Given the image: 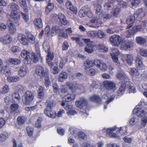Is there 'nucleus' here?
<instances>
[{
	"mask_svg": "<svg viewBox=\"0 0 147 147\" xmlns=\"http://www.w3.org/2000/svg\"><path fill=\"white\" fill-rule=\"evenodd\" d=\"M46 108L44 110V113L48 117L51 118H55L56 115L55 111L51 110L56 106V102L51 98L47 99L46 102Z\"/></svg>",
	"mask_w": 147,
	"mask_h": 147,
	"instance_id": "1",
	"label": "nucleus"
},
{
	"mask_svg": "<svg viewBox=\"0 0 147 147\" xmlns=\"http://www.w3.org/2000/svg\"><path fill=\"white\" fill-rule=\"evenodd\" d=\"M134 114H136L138 117L142 118V125L145 126L147 122V117L145 116L147 113V109L142 108L139 105L136 106L133 110Z\"/></svg>",
	"mask_w": 147,
	"mask_h": 147,
	"instance_id": "2",
	"label": "nucleus"
},
{
	"mask_svg": "<svg viewBox=\"0 0 147 147\" xmlns=\"http://www.w3.org/2000/svg\"><path fill=\"white\" fill-rule=\"evenodd\" d=\"M65 29L59 26H53L51 29V34L52 35L58 34L59 37L66 38L68 36L67 34L65 32Z\"/></svg>",
	"mask_w": 147,
	"mask_h": 147,
	"instance_id": "3",
	"label": "nucleus"
},
{
	"mask_svg": "<svg viewBox=\"0 0 147 147\" xmlns=\"http://www.w3.org/2000/svg\"><path fill=\"white\" fill-rule=\"evenodd\" d=\"M34 98V94L30 91H27L22 98V102L24 104L27 105L31 103Z\"/></svg>",
	"mask_w": 147,
	"mask_h": 147,
	"instance_id": "4",
	"label": "nucleus"
},
{
	"mask_svg": "<svg viewBox=\"0 0 147 147\" xmlns=\"http://www.w3.org/2000/svg\"><path fill=\"white\" fill-rule=\"evenodd\" d=\"M111 55L113 62L116 63L118 66L120 65V63L118 60L117 55L119 54V52L117 48H112L111 49Z\"/></svg>",
	"mask_w": 147,
	"mask_h": 147,
	"instance_id": "5",
	"label": "nucleus"
},
{
	"mask_svg": "<svg viewBox=\"0 0 147 147\" xmlns=\"http://www.w3.org/2000/svg\"><path fill=\"white\" fill-rule=\"evenodd\" d=\"M30 52L26 50H23L21 54V57L24 58V63L26 65L30 64L31 61V59L30 57Z\"/></svg>",
	"mask_w": 147,
	"mask_h": 147,
	"instance_id": "6",
	"label": "nucleus"
},
{
	"mask_svg": "<svg viewBox=\"0 0 147 147\" xmlns=\"http://www.w3.org/2000/svg\"><path fill=\"white\" fill-rule=\"evenodd\" d=\"M110 41L113 45H118L123 41L120 36L117 35H113L110 38Z\"/></svg>",
	"mask_w": 147,
	"mask_h": 147,
	"instance_id": "7",
	"label": "nucleus"
},
{
	"mask_svg": "<svg viewBox=\"0 0 147 147\" xmlns=\"http://www.w3.org/2000/svg\"><path fill=\"white\" fill-rule=\"evenodd\" d=\"M103 84L104 87L108 90L114 91L115 90V84L111 81H105Z\"/></svg>",
	"mask_w": 147,
	"mask_h": 147,
	"instance_id": "8",
	"label": "nucleus"
},
{
	"mask_svg": "<svg viewBox=\"0 0 147 147\" xmlns=\"http://www.w3.org/2000/svg\"><path fill=\"white\" fill-rule=\"evenodd\" d=\"M100 24L99 20L97 17H94L90 20V22L87 24V25L90 27L96 28L98 27Z\"/></svg>",
	"mask_w": 147,
	"mask_h": 147,
	"instance_id": "9",
	"label": "nucleus"
},
{
	"mask_svg": "<svg viewBox=\"0 0 147 147\" xmlns=\"http://www.w3.org/2000/svg\"><path fill=\"white\" fill-rule=\"evenodd\" d=\"M87 103V100L83 97L80 98V100L76 101L75 104L77 107L80 108L82 109L83 107Z\"/></svg>",
	"mask_w": 147,
	"mask_h": 147,
	"instance_id": "10",
	"label": "nucleus"
},
{
	"mask_svg": "<svg viewBox=\"0 0 147 147\" xmlns=\"http://www.w3.org/2000/svg\"><path fill=\"white\" fill-rule=\"evenodd\" d=\"M35 71L36 74L40 77H45L46 73L43 67L37 66L36 67Z\"/></svg>",
	"mask_w": 147,
	"mask_h": 147,
	"instance_id": "11",
	"label": "nucleus"
},
{
	"mask_svg": "<svg viewBox=\"0 0 147 147\" xmlns=\"http://www.w3.org/2000/svg\"><path fill=\"white\" fill-rule=\"evenodd\" d=\"M65 5L67 9H69L75 14H76L77 12V9L76 7L74 6L71 2L68 1H66Z\"/></svg>",
	"mask_w": 147,
	"mask_h": 147,
	"instance_id": "12",
	"label": "nucleus"
},
{
	"mask_svg": "<svg viewBox=\"0 0 147 147\" xmlns=\"http://www.w3.org/2000/svg\"><path fill=\"white\" fill-rule=\"evenodd\" d=\"M116 77L121 81L125 82L127 81V77L123 71H118L116 75Z\"/></svg>",
	"mask_w": 147,
	"mask_h": 147,
	"instance_id": "13",
	"label": "nucleus"
},
{
	"mask_svg": "<svg viewBox=\"0 0 147 147\" xmlns=\"http://www.w3.org/2000/svg\"><path fill=\"white\" fill-rule=\"evenodd\" d=\"M18 39L22 45H28L29 40L26 38L24 35L20 33L18 34Z\"/></svg>",
	"mask_w": 147,
	"mask_h": 147,
	"instance_id": "14",
	"label": "nucleus"
},
{
	"mask_svg": "<svg viewBox=\"0 0 147 147\" xmlns=\"http://www.w3.org/2000/svg\"><path fill=\"white\" fill-rule=\"evenodd\" d=\"M136 65L137 68L139 69H142L145 67L142 63V59L140 56H138L136 59Z\"/></svg>",
	"mask_w": 147,
	"mask_h": 147,
	"instance_id": "15",
	"label": "nucleus"
},
{
	"mask_svg": "<svg viewBox=\"0 0 147 147\" xmlns=\"http://www.w3.org/2000/svg\"><path fill=\"white\" fill-rule=\"evenodd\" d=\"M9 32L11 34L15 33L16 32V28L15 25L9 20L7 22Z\"/></svg>",
	"mask_w": 147,
	"mask_h": 147,
	"instance_id": "16",
	"label": "nucleus"
},
{
	"mask_svg": "<svg viewBox=\"0 0 147 147\" xmlns=\"http://www.w3.org/2000/svg\"><path fill=\"white\" fill-rule=\"evenodd\" d=\"M107 135L113 138L116 137L117 134L120 132L121 131L120 129H118L116 134L113 132L115 131L116 129H107Z\"/></svg>",
	"mask_w": 147,
	"mask_h": 147,
	"instance_id": "17",
	"label": "nucleus"
},
{
	"mask_svg": "<svg viewBox=\"0 0 147 147\" xmlns=\"http://www.w3.org/2000/svg\"><path fill=\"white\" fill-rule=\"evenodd\" d=\"M76 96L74 94H68L65 95L62 98L63 101L69 102L71 100H74Z\"/></svg>",
	"mask_w": 147,
	"mask_h": 147,
	"instance_id": "18",
	"label": "nucleus"
},
{
	"mask_svg": "<svg viewBox=\"0 0 147 147\" xmlns=\"http://www.w3.org/2000/svg\"><path fill=\"white\" fill-rule=\"evenodd\" d=\"M28 69L24 65L21 66L18 71V74L20 77L25 76L27 73Z\"/></svg>",
	"mask_w": 147,
	"mask_h": 147,
	"instance_id": "19",
	"label": "nucleus"
},
{
	"mask_svg": "<svg viewBox=\"0 0 147 147\" xmlns=\"http://www.w3.org/2000/svg\"><path fill=\"white\" fill-rule=\"evenodd\" d=\"M123 56L129 65H131L132 64L134 59L132 55L130 54H124L123 55Z\"/></svg>",
	"mask_w": 147,
	"mask_h": 147,
	"instance_id": "20",
	"label": "nucleus"
},
{
	"mask_svg": "<svg viewBox=\"0 0 147 147\" xmlns=\"http://www.w3.org/2000/svg\"><path fill=\"white\" fill-rule=\"evenodd\" d=\"M58 19L63 24L65 25L67 24V22L66 20L65 16L61 13H59L58 15Z\"/></svg>",
	"mask_w": 147,
	"mask_h": 147,
	"instance_id": "21",
	"label": "nucleus"
},
{
	"mask_svg": "<svg viewBox=\"0 0 147 147\" xmlns=\"http://www.w3.org/2000/svg\"><path fill=\"white\" fill-rule=\"evenodd\" d=\"M8 7L10 8L11 11L14 12H17L20 8V7L18 4L15 3H11L8 6Z\"/></svg>",
	"mask_w": 147,
	"mask_h": 147,
	"instance_id": "22",
	"label": "nucleus"
},
{
	"mask_svg": "<svg viewBox=\"0 0 147 147\" xmlns=\"http://www.w3.org/2000/svg\"><path fill=\"white\" fill-rule=\"evenodd\" d=\"M68 77V74L65 72H63L61 73L58 78V80L61 82H63L67 79Z\"/></svg>",
	"mask_w": 147,
	"mask_h": 147,
	"instance_id": "23",
	"label": "nucleus"
},
{
	"mask_svg": "<svg viewBox=\"0 0 147 147\" xmlns=\"http://www.w3.org/2000/svg\"><path fill=\"white\" fill-rule=\"evenodd\" d=\"M126 82H125L124 83H122L118 92V96H121L123 94L125 91V89L127 88L126 87Z\"/></svg>",
	"mask_w": 147,
	"mask_h": 147,
	"instance_id": "24",
	"label": "nucleus"
},
{
	"mask_svg": "<svg viewBox=\"0 0 147 147\" xmlns=\"http://www.w3.org/2000/svg\"><path fill=\"white\" fill-rule=\"evenodd\" d=\"M126 83L127 84L126 87L128 89L129 91L131 92H135V88L133 84L129 81H126Z\"/></svg>",
	"mask_w": 147,
	"mask_h": 147,
	"instance_id": "25",
	"label": "nucleus"
},
{
	"mask_svg": "<svg viewBox=\"0 0 147 147\" xmlns=\"http://www.w3.org/2000/svg\"><path fill=\"white\" fill-rule=\"evenodd\" d=\"M8 62L11 65H18L21 63L20 60L16 58H10L9 59Z\"/></svg>",
	"mask_w": 147,
	"mask_h": 147,
	"instance_id": "26",
	"label": "nucleus"
},
{
	"mask_svg": "<svg viewBox=\"0 0 147 147\" xmlns=\"http://www.w3.org/2000/svg\"><path fill=\"white\" fill-rule=\"evenodd\" d=\"M20 79V78L17 76H8L7 80L9 82H18Z\"/></svg>",
	"mask_w": 147,
	"mask_h": 147,
	"instance_id": "27",
	"label": "nucleus"
},
{
	"mask_svg": "<svg viewBox=\"0 0 147 147\" xmlns=\"http://www.w3.org/2000/svg\"><path fill=\"white\" fill-rule=\"evenodd\" d=\"M133 41L131 40H126L123 45V48L125 50H127L132 47L133 46Z\"/></svg>",
	"mask_w": 147,
	"mask_h": 147,
	"instance_id": "28",
	"label": "nucleus"
},
{
	"mask_svg": "<svg viewBox=\"0 0 147 147\" xmlns=\"http://www.w3.org/2000/svg\"><path fill=\"white\" fill-rule=\"evenodd\" d=\"M84 65L85 67V69H88L90 67L93 66V61L89 59H88L84 61Z\"/></svg>",
	"mask_w": 147,
	"mask_h": 147,
	"instance_id": "29",
	"label": "nucleus"
},
{
	"mask_svg": "<svg viewBox=\"0 0 147 147\" xmlns=\"http://www.w3.org/2000/svg\"><path fill=\"white\" fill-rule=\"evenodd\" d=\"M135 20V18L134 16H131L128 17L126 21V24L128 25L127 28H129L132 26V24L134 22Z\"/></svg>",
	"mask_w": 147,
	"mask_h": 147,
	"instance_id": "30",
	"label": "nucleus"
},
{
	"mask_svg": "<svg viewBox=\"0 0 147 147\" xmlns=\"http://www.w3.org/2000/svg\"><path fill=\"white\" fill-rule=\"evenodd\" d=\"M27 120V117L24 116H19L17 119V121L19 125H22Z\"/></svg>",
	"mask_w": 147,
	"mask_h": 147,
	"instance_id": "31",
	"label": "nucleus"
},
{
	"mask_svg": "<svg viewBox=\"0 0 147 147\" xmlns=\"http://www.w3.org/2000/svg\"><path fill=\"white\" fill-rule=\"evenodd\" d=\"M96 48L99 51L103 52H107L108 49L101 44H99L96 45Z\"/></svg>",
	"mask_w": 147,
	"mask_h": 147,
	"instance_id": "32",
	"label": "nucleus"
},
{
	"mask_svg": "<svg viewBox=\"0 0 147 147\" xmlns=\"http://www.w3.org/2000/svg\"><path fill=\"white\" fill-rule=\"evenodd\" d=\"M48 5L45 9V12L47 14H48L51 11L54 7V4L51 3L50 1H48Z\"/></svg>",
	"mask_w": 147,
	"mask_h": 147,
	"instance_id": "33",
	"label": "nucleus"
},
{
	"mask_svg": "<svg viewBox=\"0 0 147 147\" xmlns=\"http://www.w3.org/2000/svg\"><path fill=\"white\" fill-rule=\"evenodd\" d=\"M3 74L6 76H9L11 74V72L10 68L7 65H5L3 68Z\"/></svg>",
	"mask_w": 147,
	"mask_h": 147,
	"instance_id": "34",
	"label": "nucleus"
},
{
	"mask_svg": "<svg viewBox=\"0 0 147 147\" xmlns=\"http://www.w3.org/2000/svg\"><path fill=\"white\" fill-rule=\"evenodd\" d=\"M34 24L37 28H40L42 27V21L40 18H38L34 21Z\"/></svg>",
	"mask_w": 147,
	"mask_h": 147,
	"instance_id": "35",
	"label": "nucleus"
},
{
	"mask_svg": "<svg viewBox=\"0 0 147 147\" xmlns=\"http://www.w3.org/2000/svg\"><path fill=\"white\" fill-rule=\"evenodd\" d=\"M68 59L67 57H63L61 58L59 64V67L62 69L65 64L67 62Z\"/></svg>",
	"mask_w": 147,
	"mask_h": 147,
	"instance_id": "36",
	"label": "nucleus"
},
{
	"mask_svg": "<svg viewBox=\"0 0 147 147\" xmlns=\"http://www.w3.org/2000/svg\"><path fill=\"white\" fill-rule=\"evenodd\" d=\"M61 105L65 109L69 111L72 110V109L73 108L72 105H70L69 104L64 102H62Z\"/></svg>",
	"mask_w": 147,
	"mask_h": 147,
	"instance_id": "37",
	"label": "nucleus"
},
{
	"mask_svg": "<svg viewBox=\"0 0 147 147\" xmlns=\"http://www.w3.org/2000/svg\"><path fill=\"white\" fill-rule=\"evenodd\" d=\"M11 18L14 20H18L20 18V15L17 12L11 11L10 13Z\"/></svg>",
	"mask_w": 147,
	"mask_h": 147,
	"instance_id": "38",
	"label": "nucleus"
},
{
	"mask_svg": "<svg viewBox=\"0 0 147 147\" xmlns=\"http://www.w3.org/2000/svg\"><path fill=\"white\" fill-rule=\"evenodd\" d=\"M136 41L138 44H142L145 43L146 40L144 38L142 37H137L136 39Z\"/></svg>",
	"mask_w": 147,
	"mask_h": 147,
	"instance_id": "39",
	"label": "nucleus"
},
{
	"mask_svg": "<svg viewBox=\"0 0 147 147\" xmlns=\"http://www.w3.org/2000/svg\"><path fill=\"white\" fill-rule=\"evenodd\" d=\"M91 100L99 103L101 101V99L97 95H94L91 96L90 98Z\"/></svg>",
	"mask_w": 147,
	"mask_h": 147,
	"instance_id": "40",
	"label": "nucleus"
},
{
	"mask_svg": "<svg viewBox=\"0 0 147 147\" xmlns=\"http://www.w3.org/2000/svg\"><path fill=\"white\" fill-rule=\"evenodd\" d=\"M20 5L24 8V11L25 12H28V9L27 7L26 3L25 0H20Z\"/></svg>",
	"mask_w": 147,
	"mask_h": 147,
	"instance_id": "41",
	"label": "nucleus"
},
{
	"mask_svg": "<svg viewBox=\"0 0 147 147\" xmlns=\"http://www.w3.org/2000/svg\"><path fill=\"white\" fill-rule=\"evenodd\" d=\"M22 50L19 46H13L11 48V51L14 53H18Z\"/></svg>",
	"mask_w": 147,
	"mask_h": 147,
	"instance_id": "42",
	"label": "nucleus"
},
{
	"mask_svg": "<svg viewBox=\"0 0 147 147\" xmlns=\"http://www.w3.org/2000/svg\"><path fill=\"white\" fill-rule=\"evenodd\" d=\"M130 74L132 76H138L139 73L137 69L135 68H131Z\"/></svg>",
	"mask_w": 147,
	"mask_h": 147,
	"instance_id": "43",
	"label": "nucleus"
},
{
	"mask_svg": "<svg viewBox=\"0 0 147 147\" xmlns=\"http://www.w3.org/2000/svg\"><path fill=\"white\" fill-rule=\"evenodd\" d=\"M121 7L119 5H117L114 8L113 10V15L114 16H116L120 11Z\"/></svg>",
	"mask_w": 147,
	"mask_h": 147,
	"instance_id": "44",
	"label": "nucleus"
},
{
	"mask_svg": "<svg viewBox=\"0 0 147 147\" xmlns=\"http://www.w3.org/2000/svg\"><path fill=\"white\" fill-rule=\"evenodd\" d=\"M144 13L143 12L142 9H139L136 11L135 13V15H136L138 17L141 18L144 16Z\"/></svg>",
	"mask_w": 147,
	"mask_h": 147,
	"instance_id": "45",
	"label": "nucleus"
},
{
	"mask_svg": "<svg viewBox=\"0 0 147 147\" xmlns=\"http://www.w3.org/2000/svg\"><path fill=\"white\" fill-rule=\"evenodd\" d=\"M9 90V86L5 84L3 87L2 90L1 92V94L7 93L8 92Z\"/></svg>",
	"mask_w": 147,
	"mask_h": 147,
	"instance_id": "46",
	"label": "nucleus"
},
{
	"mask_svg": "<svg viewBox=\"0 0 147 147\" xmlns=\"http://www.w3.org/2000/svg\"><path fill=\"white\" fill-rule=\"evenodd\" d=\"M19 106L17 104H13L11 106V110L12 112H16L19 108Z\"/></svg>",
	"mask_w": 147,
	"mask_h": 147,
	"instance_id": "47",
	"label": "nucleus"
},
{
	"mask_svg": "<svg viewBox=\"0 0 147 147\" xmlns=\"http://www.w3.org/2000/svg\"><path fill=\"white\" fill-rule=\"evenodd\" d=\"M139 121V119L137 117H133L130 119L129 120L130 124L131 125H134Z\"/></svg>",
	"mask_w": 147,
	"mask_h": 147,
	"instance_id": "48",
	"label": "nucleus"
},
{
	"mask_svg": "<svg viewBox=\"0 0 147 147\" xmlns=\"http://www.w3.org/2000/svg\"><path fill=\"white\" fill-rule=\"evenodd\" d=\"M8 136L7 134H4L3 133L0 134V143L4 141L5 140L8 138Z\"/></svg>",
	"mask_w": 147,
	"mask_h": 147,
	"instance_id": "49",
	"label": "nucleus"
},
{
	"mask_svg": "<svg viewBox=\"0 0 147 147\" xmlns=\"http://www.w3.org/2000/svg\"><path fill=\"white\" fill-rule=\"evenodd\" d=\"M97 32L95 30H91L88 31L87 34L90 37H94L96 35Z\"/></svg>",
	"mask_w": 147,
	"mask_h": 147,
	"instance_id": "50",
	"label": "nucleus"
},
{
	"mask_svg": "<svg viewBox=\"0 0 147 147\" xmlns=\"http://www.w3.org/2000/svg\"><path fill=\"white\" fill-rule=\"evenodd\" d=\"M86 73L89 75L93 76L96 73V70L93 68H91L90 69H86Z\"/></svg>",
	"mask_w": 147,
	"mask_h": 147,
	"instance_id": "51",
	"label": "nucleus"
},
{
	"mask_svg": "<svg viewBox=\"0 0 147 147\" xmlns=\"http://www.w3.org/2000/svg\"><path fill=\"white\" fill-rule=\"evenodd\" d=\"M32 55L33 57V61L34 63H36L38 61V57L40 56L39 54H38L37 55L35 54L34 53H32Z\"/></svg>",
	"mask_w": 147,
	"mask_h": 147,
	"instance_id": "52",
	"label": "nucleus"
},
{
	"mask_svg": "<svg viewBox=\"0 0 147 147\" xmlns=\"http://www.w3.org/2000/svg\"><path fill=\"white\" fill-rule=\"evenodd\" d=\"M102 12V9L101 6L98 5L96 6V12L98 15H100Z\"/></svg>",
	"mask_w": 147,
	"mask_h": 147,
	"instance_id": "53",
	"label": "nucleus"
},
{
	"mask_svg": "<svg viewBox=\"0 0 147 147\" xmlns=\"http://www.w3.org/2000/svg\"><path fill=\"white\" fill-rule=\"evenodd\" d=\"M26 34L28 38H29L32 41V43H34L35 42V38L30 33H26Z\"/></svg>",
	"mask_w": 147,
	"mask_h": 147,
	"instance_id": "54",
	"label": "nucleus"
},
{
	"mask_svg": "<svg viewBox=\"0 0 147 147\" xmlns=\"http://www.w3.org/2000/svg\"><path fill=\"white\" fill-rule=\"evenodd\" d=\"M13 99L15 98L18 100V101H20V97L19 96V93L17 92H16L13 93L12 95Z\"/></svg>",
	"mask_w": 147,
	"mask_h": 147,
	"instance_id": "55",
	"label": "nucleus"
},
{
	"mask_svg": "<svg viewBox=\"0 0 147 147\" xmlns=\"http://www.w3.org/2000/svg\"><path fill=\"white\" fill-rule=\"evenodd\" d=\"M102 62L101 60L96 59L93 61V66L95 65L96 67L99 68Z\"/></svg>",
	"mask_w": 147,
	"mask_h": 147,
	"instance_id": "56",
	"label": "nucleus"
},
{
	"mask_svg": "<svg viewBox=\"0 0 147 147\" xmlns=\"http://www.w3.org/2000/svg\"><path fill=\"white\" fill-rule=\"evenodd\" d=\"M16 89L19 92H21L24 90L25 88L22 85L19 84L17 86Z\"/></svg>",
	"mask_w": 147,
	"mask_h": 147,
	"instance_id": "57",
	"label": "nucleus"
},
{
	"mask_svg": "<svg viewBox=\"0 0 147 147\" xmlns=\"http://www.w3.org/2000/svg\"><path fill=\"white\" fill-rule=\"evenodd\" d=\"M53 87L54 92L57 94H59V87L57 84L56 83H54L53 84Z\"/></svg>",
	"mask_w": 147,
	"mask_h": 147,
	"instance_id": "58",
	"label": "nucleus"
},
{
	"mask_svg": "<svg viewBox=\"0 0 147 147\" xmlns=\"http://www.w3.org/2000/svg\"><path fill=\"white\" fill-rule=\"evenodd\" d=\"M140 0H129L132 5L134 6L138 5L140 2Z\"/></svg>",
	"mask_w": 147,
	"mask_h": 147,
	"instance_id": "59",
	"label": "nucleus"
},
{
	"mask_svg": "<svg viewBox=\"0 0 147 147\" xmlns=\"http://www.w3.org/2000/svg\"><path fill=\"white\" fill-rule=\"evenodd\" d=\"M86 11L83 9H80L79 12V15L80 18L84 17L86 15Z\"/></svg>",
	"mask_w": 147,
	"mask_h": 147,
	"instance_id": "60",
	"label": "nucleus"
},
{
	"mask_svg": "<svg viewBox=\"0 0 147 147\" xmlns=\"http://www.w3.org/2000/svg\"><path fill=\"white\" fill-rule=\"evenodd\" d=\"M77 134L79 138L84 139L86 138L85 134L82 132H79Z\"/></svg>",
	"mask_w": 147,
	"mask_h": 147,
	"instance_id": "61",
	"label": "nucleus"
},
{
	"mask_svg": "<svg viewBox=\"0 0 147 147\" xmlns=\"http://www.w3.org/2000/svg\"><path fill=\"white\" fill-rule=\"evenodd\" d=\"M21 13L24 20L25 22H27L29 20V17L28 15L27 14L24 13L22 12H21Z\"/></svg>",
	"mask_w": 147,
	"mask_h": 147,
	"instance_id": "62",
	"label": "nucleus"
},
{
	"mask_svg": "<svg viewBox=\"0 0 147 147\" xmlns=\"http://www.w3.org/2000/svg\"><path fill=\"white\" fill-rule=\"evenodd\" d=\"M99 68L102 71H105L107 69V66L105 63L102 62Z\"/></svg>",
	"mask_w": 147,
	"mask_h": 147,
	"instance_id": "63",
	"label": "nucleus"
},
{
	"mask_svg": "<svg viewBox=\"0 0 147 147\" xmlns=\"http://www.w3.org/2000/svg\"><path fill=\"white\" fill-rule=\"evenodd\" d=\"M97 34L98 37L100 38H103L105 36V34L104 32L100 30H98L97 32Z\"/></svg>",
	"mask_w": 147,
	"mask_h": 147,
	"instance_id": "64",
	"label": "nucleus"
}]
</instances>
